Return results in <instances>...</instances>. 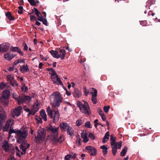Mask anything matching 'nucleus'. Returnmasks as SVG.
<instances>
[{
    "label": "nucleus",
    "instance_id": "2",
    "mask_svg": "<svg viewBox=\"0 0 160 160\" xmlns=\"http://www.w3.org/2000/svg\"><path fill=\"white\" fill-rule=\"evenodd\" d=\"M28 134L27 128L24 126L22 127L18 131L17 135V142L19 143H23L25 141Z\"/></svg>",
    "mask_w": 160,
    "mask_h": 160
},
{
    "label": "nucleus",
    "instance_id": "34",
    "mask_svg": "<svg viewBox=\"0 0 160 160\" xmlns=\"http://www.w3.org/2000/svg\"><path fill=\"white\" fill-rule=\"evenodd\" d=\"M63 136L62 135H60L59 138H58L57 139H54L55 141H56L57 142L61 143L63 141Z\"/></svg>",
    "mask_w": 160,
    "mask_h": 160
},
{
    "label": "nucleus",
    "instance_id": "64",
    "mask_svg": "<svg viewBox=\"0 0 160 160\" xmlns=\"http://www.w3.org/2000/svg\"><path fill=\"white\" fill-rule=\"evenodd\" d=\"M15 56H16L15 54H11V60Z\"/></svg>",
    "mask_w": 160,
    "mask_h": 160
},
{
    "label": "nucleus",
    "instance_id": "52",
    "mask_svg": "<svg viewBox=\"0 0 160 160\" xmlns=\"http://www.w3.org/2000/svg\"><path fill=\"white\" fill-rule=\"evenodd\" d=\"M51 72L50 73L51 74L52 76H53L54 75L56 76V75H57L55 71L53 69L51 71Z\"/></svg>",
    "mask_w": 160,
    "mask_h": 160
},
{
    "label": "nucleus",
    "instance_id": "27",
    "mask_svg": "<svg viewBox=\"0 0 160 160\" xmlns=\"http://www.w3.org/2000/svg\"><path fill=\"white\" fill-rule=\"evenodd\" d=\"M109 136V132H107L105 134L104 136L102 139V142L104 143H105V141H104V139L108 140Z\"/></svg>",
    "mask_w": 160,
    "mask_h": 160
},
{
    "label": "nucleus",
    "instance_id": "60",
    "mask_svg": "<svg viewBox=\"0 0 160 160\" xmlns=\"http://www.w3.org/2000/svg\"><path fill=\"white\" fill-rule=\"evenodd\" d=\"M40 57L43 60L45 61H46L47 60V59L45 58L44 56L40 54Z\"/></svg>",
    "mask_w": 160,
    "mask_h": 160
},
{
    "label": "nucleus",
    "instance_id": "51",
    "mask_svg": "<svg viewBox=\"0 0 160 160\" xmlns=\"http://www.w3.org/2000/svg\"><path fill=\"white\" fill-rule=\"evenodd\" d=\"M23 46L24 47V50H27L28 48V47L25 42H24L23 43Z\"/></svg>",
    "mask_w": 160,
    "mask_h": 160
},
{
    "label": "nucleus",
    "instance_id": "8",
    "mask_svg": "<svg viewBox=\"0 0 160 160\" xmlns=\"http://www.w3.org/2000/svg\"><path fill=\"white\" fill-rule=\"evenodd\" d=\"M31 99V98L29 96H26L24 94H22L21 96H19L18 104L21 105L23 102H29Z\"/></svg>",
    "mask_w": 160,
    "mask_h": 160
},
{
    "label": "nucleus",
    "instance_id": "21",
    "mask_svg": "<svg viewBox=\"0 0 160 160\" xmlns=\"http://www.w3.org/2000/svg\"><path fill=\"white\" fill-rule=\"evenodd\" d=\"M60 55V56L61 59L63 60L64 59L65 55L66 54V51L64 49L60 48L59 49Z\"/></svg>",
    "mask_w": 160,
    "mask_h": 160
},
{
    "label": "nucleus",
    "instance_id": "53",
    "mask_svg": "<svg viewBox=\"0 0 160 160\" xmlns=\"http://www.w3.org/2000/svg\"><path fill=\"white\" fill-rule=\"evenodd\" d=\"M147 24L146 21H143L140 22V24L143 26H145Z\"/></svg>",
    "mask_w": 160,
    "mask_h": 160
},
{
    "label": "nucleus",
    "instance_id": "50",
    "mask_svg": "<svg viewBox=\"0 0 160 160\" xmlns=\"http://www.w3.org/2000/svg\"><path fill=\"white\" fill-rule=\"evenodd\" d=\"M117 148H118L119 149H120L122 145V142H117Z\"/></svg>",
    "mask_w": 160,
    "mask_h": 160
},
{
    "label": "nucleus",
    "instance_id": "5",
    "mask_svg": "<svg viewBox=\"0 0 160 160\" xmlns=\"http://www.w3.org/2000/svg\"><path fill=\"white\" fill-rule=\"evenodd\" d=\"M10 96V91L8 90L3 91L1 97L0 98V102L3 103L5 106L9 104L8 99Z\"/></svg>",
    "mask_w": 160,
    "mask_h": 160
},
{
    "label": "nucleus",
    "instance_id": "59",
    "mask_svg": "<svg viewBox=\"0 0 160 160\" xmlns=\"http://www.w3.org/2000/svg\"><path fill=\"white\" fill-rule=\"evenodd\" d=\"M39 118L40 120H39V119L38 118H36V120L38 121V123H42V119L40 118Z\"/></svg>",
    "mask_w": 160,
    "mask_h": 160
},
{
    "label": "nucleus",
    "instance_id": "9",
    "mask_svg": "<svg viewBox=\"0 0 160 160\" xmlns=\"http://www.w3.org/2000/svg\"><path fill=\"white\" fill-rule=\"evenodd\" d=\"M22 108L21 106H19L16 108L11 113V115H12L14 118L18 117L21 115V111L22 110Z\"/></svg>",
    "mask_w": 160,
    "mask_h": 160
},
{
    "label": "nucleus",
    "instance_id": "6",
    "mask_svg": "<svg viewBox=\"0 0 160 160\" xmlns=\"http://www.w3.org/2000/svg\"><path fill=\"white\" fill-rule=\"evenodd\" d=\"M46 129L49 132H51L52 135H53L54 139L56 140L57 139L59 131V127H56L51 125H49L46 127Z\"/></svg>",
    "mask_w": 160,
    "mask_h": 160
},
{
    "label": "nucleus",
    "instance_id": "37",
    "mask_svg": "<svg viewBox=\"0 0 160 160\" xmlns=\"http://www.w3.org/2000/svg\"><path fill=\"white\" fill-rule=\"evenodd\" d=\"M21 89L23 91L25 92L28 90V88L27 87L25 86V84H24L21 87Z\"/></svg>",
    "mask_w": 160,
    "mask_h": 160
},
{
    "label": "nucleus",
    "instance_id": "14",
    "mask_svg": "<svg viewBox=\"0 0 160 160\" xmlns=\"http://www.w3.org/2000/svg\"><path fill=\"white\" fill-rule=\"evenodd\" d=\"M11 51L13 52H18L20 55L22 56L23 55L24 53L22 51L21 49L18 47H11Z\"/></svg>",
    "mask_w": 160,
    "mask_h": 160
},
{
    "label": "nucleus",
    "instance_id": "43",
    "mask_svg": "<svg viewBox=\"0 0 160 160\" xmlns=\"http://www.w3.org/2000/svg\"><path fill=\"white\" fill-rule=\"evenodd\" d=\"M34 11L35 12V14L37 17H39L40 14V12L38 11L37 8H34Z\"/></svg>",
    "mask_w": 160,
    "mask_h": 160
},
{
    "label": "nucleus",
    "instance_id": "62",
    "mask_svg": "<svg viewBox=\"0 0 160 160\" xmlns=\"http://www.w3.org/2000/svg\"><path fill=\"white\" fill-rule=\"evenodd\" d=\"M43 65V64L42 62L40 63L39 64V66H38L39 68L40 69H42V66Z\"/></svg>",
    "mask_w": 160,
    "mask_h": 160
},
{
    "label": "nucleus",
    "instance_id": "58",
    "mask_svg": "<svg viewBox=\"0 0 160 160\" xmlns=\"http://www.w3.org/2000/svg\"><path fill=\"white\" fill-rule=\"evenodd\" d=\"M88 140L89 139L87 137V138H84L83 140V141L84 143H86L88 141Z\"/></svg>",
    "mask_w": 160,
    "mask_h": 160
},
{
    "label": "nucleus",
    "instance_id": "49",
    "mask_svg": "<svg viewBox=\"0 0 160 160\" xmlns=\"http://www.w3.org/2000/svg\"><path fill=\"white\" fill-rule=\"evenodd\" d=\"M42 22L46 26H48V23L47 22V21L45 18H44Z\"/></svg>",
    "mask_w": 160,
    "mask_h": 160
},
{
    "label": "nucleus",
    "instance_id": "56",
    "mask_svg": "<svg viewBox=\"0 0 160 160\" xmlns=\"http://www.w3.org/2000/svg\"><path fill=\"white\" fill-rule=\"evenodd\" d=\"M84 95L87 96L89 92L87 91V89L86 88H84Z\"/></svg>",
    "mask_w": 160,
    "mask_h": 160
},
{
    "label": "nucleus",
    "instance_id": "57",
    "mask_svg": "<svg viewBox=\"0 0 160 160\" xmlns=\"http://www.w3.org/2000/svg\"><path fill=\"white\" fill-rule=\"evenodd\" d=\"M98 113L100 116H102V115H103L104 114L103 112L102 111V110L101 109H99V110Z\"/></svg>",
    "mask_w": 160,
    "mask_h": 160
},
{
    "label": "nucleus",
    "instance_id": "16",
    "mask_svg": "<svg viewBox=\"0 0 160 160\" xmlns=\"http://www.w3.org/2000/svg\"><path fill=\"white\" fill-rule=\"evenodd\" d=\"M1 45L2 52L7 51L10 47V45L8 43H4Z\"/></svg>",
    "mask_w": 160,
    "mask_h": 160
},
{
    "label": "nucleus",
    "instance_id": "48",
    "mask_svg": "<svg viewBox=\"0 0 160 160\" xmlns=\"http://www.w3.org/2000/svg\"><path fill=\"white\" fill-rule=\"evenodd\" d=\"M81 137L82 138H87L88 137L87 136V133H83L82 132L81 133Z\"/></svg>",
    "mask_w": 160,
    "mask_h": 160
},
{
    "label": "nucleus",
    "instance_id": "20",
    "mask_svg": "<svg viewBox=\"0 0 160 160\" xmlns=\"http://www.w3.org/2000/svg\"><path fill=\"white\" fill-rule=\"evenodd\" d=\"M50 52L54 58H58L60 57V56L58 52L56 51L51 50L50 51Z\"/></svg>",
    "mask_w": 160,
    "mask_h": 160
},
{
    "label": "nucleus",
    "instance_id": "17",
    "mask_svg": "<svg viewBox=\"0 0 160 160\" xmlns=\"http://www.w3.org/2000/svg\"><path fill=\"white\" fill-rule=\"evenodd\" d=\"M2 147L6 152L8 151L10 146L7 141L5 140L2 145Z\"/></svg>",
    "mask_w": 160,
    "mask_h": 160
},
{
    "label": "nucleus",
    "instance_id": "47",
    "mask_svg": "<svg viewBox=\"0 0 160 160\" xmlns=\"http://www.w3.org/2000/svg\"><path fill=\"white\" fill-rule=\"evenodd\" d=\"M72 155L70 154H67L65 157V160H70V158H71Z\"/></svg>",
    "mask_w": 160,
    "mask_h": 160
},
{
    "label": "nucleus",
    "instance_id": "13",
    "mask_svg": "<svg viewBox=\"0 0 160 160\" xmlns=\"http://www.w3.org/2000/svg\"><path fill=\"white\" fill-rule=\"evenodd\" d=\"M93 92H91L92 94V101L94 104H96L97 103V91L96 89L93 88L92 89Z\"/></svg>",
    "mask_w": 160,
    "mask_h": 160
},
{
    "label": "nucleus",
    "instance_id": "35",
    "mask_svg": "<svg viewBox=\"0 0 160 160\" xmlns=\"http://www.w3.org/2000/svg\"><path fill=\"white\" fill-rule=\"evenodd\" d=\"M12 95L13 98H14L16 100L18 101H18H19V96H18V95L15 93H13L12 94Z\"/></svg>",
    "mask_w": 160,
    "mask_h": 160
},
{
    "label": "nucleus",
    "instance_id": "22",
    "mask_svg": "<svg viewBox=\"0 0 160 160\" xmlns=\"http://www.w3.org/2000/svg\"><path fill=\"white\" fill-rule=\"evenodd\" d=\"M9 87V83L7 82L5 83L3 82H2L0 83V88L3 89L5 88H7Z\"/></svg>",
    "mask_w": 160,
    "mask_h": 160
},
{
    "label": "nucleus",
    "instance_id": "45",
    "mask_svg": "<svg viewBox=\"0 0 160 160\" xmlns=\"http://www.w3.org/2000/svg\"><path fill=\"white\" fill-rule=\"evenodd\" d=\"M11 85L13 87L17 86L18 84L16 81H14V82H12V81H11Z\"/></svg>",
    "mask_w": 160,
    "mask_h": 160
},
{
    "label": "nucleus",
    "instance_id": "25",
    "mask_svg": "<svg viewBox=\"0 0 160 160\" xmlns=\"http://www.w3.org/2000/svg\"><path fill=\"white\" fill-rule=\"evenodd\" d=\"M128 148L127 147H124V148L122 150L120 153V156L122 157L124 156L127 152Z\"/></svg>",
    "mask_w": 160,
    "mask_h": 160
},
{
    "label": "nucleus",
    "instance_id": "1",
    "mask_svg": "<svg viewBox=\"0 0 160 160\" xmlns=\"http://www.w3.org/2000/svg\"><path fill=\"white\" fill-rule=\"evenodd\" d=\"M51 104L52 106V110L49 107L47 108L48 115L52 119L53 123L58 122L60 118V114L58 108L62 102V95L58 92H53L50 96Z\"/></svg>",
    "mask_w": 160,
    "mask_h": 160
},
{
    "label": "nucleus",
    "instance_id": "46",
    "mask_svg": "<svg viewBox=\"0 0 160 160\" xmlns=\"http://www.w3.org/2000/svg\"><path fill=\"white\" fill-rule=\"evenodd\" d=\"M30 17L31 21H34L37 19L36 17L34 15H30Z\"/></svg>",
    "mask_w": 160,
    "mask_h": 160
},
{
    "label": "nucleus",
    "instance_id": "23",
    "mask_svg": "<svg viewBox=\"0 0 160 160\" xmlns=\"http://www.w3.org/2000/svg\"><path fill=\"white\" fill-rule=\"evenodd\" d=\"M40 114L42 118L45 121L47 120V115L44 109H42L40 112Z\"/></svg>",
    "mask_w": 160,
    "mask_h": 160
},
{
    "label": "nucleus",
    "instance_id": "33",
    "mask_svg": "<svg viewBox=\"0 0 160 160\" xmlns=\"http://www.w3.org/2000/svg\"><path fill=\"white\" fill-rule=\"evenodd\" d=\"M13 124V122H12V124L11 125V134L12 133H16V134L17 135V132L18 129H14L12 128V125Z\"/></svg>",
    "mask_w": 160,
    "mask_h": 160
},
{
    "label": "nucleus",
    "instance_id": "54",
    "mask_svg": "<svg viewBox=\"0 0 160 160\" xmlns=\"http://www.w3.org/2000/svg\"><path fill=\"white\" fill-rule=\"evenodd\" d=\"M6 16L8 18V19L10 20V12L9 11L8 12L6 13Z\"/></svg>",
    "mask_w": 160,
    "mask_h": 160
},
{
    "label": "nucleus",
    "instance_id": "32",
    "mask_svg": "<svg viewBox=\"0 0 160 160\" xmlns=\"http://www.w3.org/2000/svg\"><path fill=\"white\" fill-rule=\"evenodd\" d=\"M83 121L81 119H79L76 122V124L77 126L79 127L83 124Z\"/></svg>",
    "mask_w": 160,
    "mask_h": 160
},
{
    "label": "nucleus",
    "instance_id": "30",
    "mask_svg": "<svg viewBox=\"0 0 160 160\" xmlns=\"http://www.w3.org/2000/svg\"><path fill=\"white\" fill-rule=\"evenodd\" d=\"M23 68H22L21 67V71L22 72H24V70H25L26 72H27L29 70V68H28L27 65L25 66L24 65L22 66Z\"/></svg>",
    "mask_w": 160,
    "mask_h": 160
},
{
    "label": "nucleus",
    "instance_id": "29",
    "mask_svg": "<svg viewBox=\"0 0 160 160\" xmlns=\"http://www.w3.org/2000/svg\"><path fill=\"white\" fill-rule=\"evenodd\" d=\"M21 62L23 63H25V61L24 60L18 59L17 60V61H15L13 63V66H14L15 65H16L18 64Z\"/></svg>",
    "mask_w": 160,
    "mask_h": 160
},
{
    "label": "nucleus",
    "instance_id": "15",
    "mask_svg": "<svg viewBox=\"0 0 160 160\" xmlns=\"http://www.w3.org/2000/svg\"><path fill=\"white\" fill-rule=\"evenodd\" d=\"M70 125L66 122H62L59 125V127L62 131L66 132V130Z\"/></svg>",
    "mask_w": 160,
    "mask_h": 160
},
{
    "label": "nucleus",
    "instance_id": "39",
    "mask_svg": "<svg viewBox=\"0 0 160 160\" xmlns=\"http://www.w3.org/2000/svg\"><path fill=\"white\" fill-rule=\"evenodd\" d=\"M85 126L89 128H91L92 127L91 126V124L90 122L88 121L86 122L85 124Z\"/></svg>",
    "mask_w": 160,
    "mask_h": 160
},
{
    "label": "nucleus",
    "instance_id": "61",
    "mask_svg": "<svg viewBox=\"0 0 160 160\" xmlns=\"http://www.w3.org/2000/svg\"><path fill=\"white\" fill-rule=\"evenodd\" d=\"M11 152H13V150L15 149L14 148V147H13V146L11 144Z\"/></svg>",
    "mask_w": 160,
    "mask_h": 160
},
{
    "label": "nucleus",
    "instance_id": "55",
    "mask_svg": "<svg viewBox=\"0 0 160 160\" xmlns=\"http://www.w3.org/2000/svg\"><path fill=\"white\" fill-rule=\"evenodd\" d=\"M38 17V18H37L38 20L40 22H42V21H43V20L44 19V18H43V17L42 16H40V15H39V16Z\"/></svg>",
    "mask_w": 160,
    "mask_h": 160
},
{
    "label": "nucleus",
    "instance_id": "3",
    "mask_svg": "<svg viewBox=\"0 0 160 160\" xmlns=\"http://www.w3.org/2000/svg\"><path fill=\"white\" fill-rule=\"evenodd\" d=\"M46 136V131L43 128H40L38 130L36 134L35 135V140L37 143H39L43 141Z\"/></svg>",
    "mask_w": 160,
    "mask_h": 160
},
{
    "label": "nucleus",
    "instance_id": "24",
    "mask_svg": "<svg viewBox=\"0 0 160 160\" xmlns=\"http://www.w3.org/2000/svg\"><path fill=\"white\" fill-rule=\"evenodd\" d=\"M10 125V119H8L7 122L5 126L3 127V131H8L9 127Z\"/></svg>",
    "mask_w": 160,
    "mask_h": 160
},
{
    "label": "nucleus",
    "instance_id": "26",
    "mask_svg": "<svg viewBox=\"0 0 160 160\" xmlns=\"http://www.w3.org/2000/svg\"><path fill=\"white\" fill-rule=\"evenodd\" d=\"M112 153L113 155H115L117 152V145L112 146Z\"/></svg>",
    "mask_w": 160,
    "mask_h": 160
},
{
    "label": "nucleus",
    "instance_id": "63",
    "mask_svg": "<svg viewBox=\"0 0 160 160\" xmlns=\"http://www.w3.org/2000/svg\"><path fill=\"white\" fill-rule=\"evenodd\" d=\"M7 81H8V83H10V75H8L7 76Z\"/></svg>",
    "mask_w": 160,
    "mask_h": 160
},
{
    "label": "nucleus",
    "instance_id": "36",
    "mask_svg": "<svg viewBox=\"0 0 160 160\" xmlns=\"http://www.w3.org/2000/svg\"><path fill=\"white\" fill-rule=\"evenodd\" d=\"M31 5L35 6L36 5V2L34 0H28Z\"/></svg>",
    "mask_w": 160,
    "mask_h": 160
},
{
    "label": "nucleus",
    "instance_id": "4",
    "mask_svg": "<svg viewBox=\"0 0 160 160\" xmlns=\"http://www.w3.org/2000/svg\"><path fill=\"white\" fill-rule=\"evenodd\" d=\"M84 103H83L81 102L78 101L77 105L80 109V111L86 115H88L90 113V107L88 103L86 101H83Z\"/></svg>",
    "mask_w": 160,
    "mask_h": 160
},
{
    "label": "nucleus",
    "instance_id": "18",
    "mask_svg": "<svg viewBox=\"0 0 160 160\" xmlns=\"http://www.w3.org/2000/svg\"><path fill=\"white\" fill-rule=\"evenodd\" d=\"M82 95L81 92L77 88H75L73 92V96L75 98H79Z\"/></svg>",
    "mask_w": 160,
    "mask_h": 160
},
{
    "label": "nucleus",
    "instance_id": "12",
    "mask_svg": "<svg viewBox=\"0 0 160 160\" xmlns=\"http://www.w3.org/2000/svg\"><path fill=\"white\" fill-rule=\"evenodd\" d=\"M85 149L88 151V152L91 156H95L96 155L97 150L95 148L93 147L87 146L85 147Z\"/></svg>",
    "mask_w": 160,
    "mask_h": 160
},
{
    "label": "nucleus",
    "instance_id": "31",
    "mask_svg": "<svg viewBox=\"0 0 160 160\" xmlns=\"http://www.w3.org/2000/svg\"><path fill=\"white\" fill-rule=\"evenodd\" d=\"M81 140V139L80 138V136L79 135L77 136V139L76 142L77 145L79 146L81 145L80 141Z\"/></svg>",
    "mask_w": 160,
    "mask_h": 160
},
{
    "label": "nucleus",
    "instance_id": "38",
    "mask_svg": "<svg viewBox=\"0 0 160 160\" xmlns=\"http://www.w3.org/2000/svg\"><path fill=\"white\" fill-rule=\"evenodd\" d=\"M73 133L74 130H73V129L71 127L69 130V132H68V133L67 134L72 136L73 135Z\"/></svg>",
    "mask_w": 160,
    "mask_h": 160
},
{
    "label": "nucleus",
    "instance_id": "19",
    "mask_svg": "<svg viewBox=\"0 0 160 160\" xmlns=\"http://www.w3.org/2000/svg\"><path fill=\"white\" fill-rule=\"evenodd\" d=\"M116 137H114L113 134L111 135L110 140V143L112 146L117 145V143L116 142Z\"/></svg>",
    "mask_w": 160,
    "mask_h": 160
},
{
    "label": "nucleus",
    "instance_id": "41",
    "mask_svg": "<svg viewBox=\"0 0 160 160\" xmlns=\"http://www.w3.org/2000/svg\"><path fill=\"white\" fill-rule=\"evenodd\" d=\"M18 12L20 14L22 13L23 11V7L22 6H19L18 7Z\"/></svg>",
    "mask_w": 160,
    "mask_h": 160
},
{
    "label": "nucleus",
    "instance_id": "7",
    "mask_svg": "<svg viewBox=\"0 0 160 160\" xmlns=\"http://www.w3.org/2000/svg\"><path fill=\"white\" fill-rule=\"evenodd\" d=\"M38 105H33L31 109L28 108L26 105L23 107V109L26 112H28V117H30L31 115H34L38 110L39 108L37 107Z\"/></svg>",
    "mask_w": 160,
    "mask_h": 160
},
{
    "label": "nucleus",
    "instance_id": "10",
    "mask_svg": "<svg viewBox=\"0 0 160 160\" xmlns=\"http://www.w3.org/2000/svg\"><path fill=\"white\" fill-rule=\"evenodd\" d=\"M51 78L54 84L63 86V83L58 75H56L55 76H52Z\"/></svg>",
    "mask_w": 160,
    "mask_h": 160
},
{
    "label": "nucleus",
    "instance_id": "44",
    "mask_svg": "<svg viewBox=\"0 0 160 160\" xmlns=\"http://www.w3.org/2000/svg\"><path fill=\"white\" fill-rule=\"evenodd\" d=\"M4 57L6 59L9 61L10 60V54L9 53L5 54L4 55Z\"/></svg>",
    "mask_w": 160,
    "mask_h": 160
},
{
    "label": "nucleus",
    "instance_id": "40",
    "mask_svg": "<svg viewBox=\"0 0 160 160\" xmlns=\"http://www.w3.org/2000/svg\"><path fill=\"white\" fill-rule=\"evenodd\" d=\"M110 109V106H105L104 107L103 109L104 111L105 112L107 113L108 112L109 110Z\"/></svg>",
    "mask_w": 160,
    "mask_h": 160
},
{
    "label": "nucleus",
    "instance_id": "42",
    "mask_svg": "<svg viewBox=\"0 0 160 160\" xmlns=\"http://www.w3.org/2000/svg\"><path fill=\"white\" fill-rule=\"evenodd\" d=\"M88 137L92 140H94L95 139V137L94 134L91 132L89 134Z\"/></svg>",
    "mask_w": 160,
    "mask_h": 160
},
{
    "label": "nucleus",
    "instance_id": "11",
    "mask_svg": "<svg viewBox=\"0 0 160 160\" xmlns=\"http://www.w3.org/2000/svg\"><path fill=\"white\" fill-rule=\"evenodd\" d=\"M22 144L20 145V148L22 149V152H21V153L22 155L26 153V150L30 147L29 144L26 143L25 141L21 143Z\"/></svg>",
    "mask_w": 160,
    "mask_h": 160
},
{
    "label": "nucleus",
    "instance_id": "28",
    "mask_svg": "<svg viewBox=\"0 0 160 160\" xmlns=\"http://www.w3.org/2000/svg\"><path fill=\"white\" fill-rule=\"evenodd\" d=\"M100 148L101 149H102L103 153L104 154H107L108 151V149L107 147H106L104 145H103L101 146Z\"/></svg>",
    "mask_w": 160,
    "mask_h": 160
}]
</instances>
